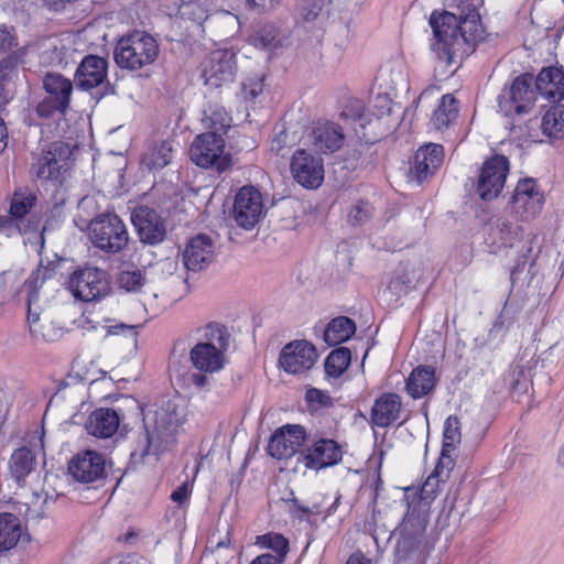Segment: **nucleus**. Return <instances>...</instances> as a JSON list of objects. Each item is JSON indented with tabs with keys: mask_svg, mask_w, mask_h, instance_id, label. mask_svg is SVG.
<instances>
[{
	"mask_svg": "<svg viewBox=\"0 0 564 564\" xmlns=\"http://www.w3.org/2000/svg\"><path fill=\"white\" fill-rule=\"evenodd\" d=\"M286 134L285 132H280L276 134L273 140L271 141V150L280 154L286 144Z\"/></svg>",
	"mask_w": 564,
	"mask_h": 564,
	"instance_id": "69168bd1",
	"label": "nucleus"
},
{
	"mask_svg": "<svg viewBox=\"0 0 564 564\" xmlns=\"http://www.w3.org/2000/svg\"><path fill=\"white\" fill-rule=\"evenodd\" d=\"M355 332V322L346 316H339L328 323L324 332V340L328 346H336L348 340Z\"/></svg>",
	"mask_w": 564,
	"mask_h": 564,
	"instance_id": "e433bc0d",
	"label": "nucleus"
},
{
	"mask_svg": "<svg viewBox=\"0 0 564 564\" xmlns=\"http://www.w3.org/2000/svg\"><path fill=\"white\" fill-rule=\"evenodd\" d=\"M191 494L192 485L188 481H185L172 492L171 499L180 506H183L188 501Z\"/></svg>",
	"mask_w": 564,
	"mask_h": 564,
	"instance_id": "052dcab7",
	"label": "nucleus"
},
{
	"mask_svg": "<svg viewBox=\"0 0 564 564\" xmlns=\"http://www.w3.org/2000/svg\"><path fill=\"white\" fill-rule=\"evenodd\" d=\"M326 6V0H296V18L302 22L317 20Z\"/></svg>",
	"mask_w": 564,
	"mask_h": 564,
	"instance_id": "de8ad7c7",
	"label": "nucleus"
},
{
	"mask_svg": "<svg viewBox=\"0 0 564 564\" xmlns=\"http://www.w3.org/2000/svg\"><path fill=\"white\" fill-rule=\"evenodd\" d=\"M156 40L145 31H132L117 42L113 58L123 69L139 70L155 62L159 56Z\"/></svg>",
	"mask_w": 564,
	"mask_h": 564,
	"instance_id": "39448f33",
	"label": "nucleus"
},
{
	"mask_svg": "<svg viewBox=\"0 0 564 564\" xmlns=\"http://www.w3.org/2000/svg\"><path fill=\"white\" fill-rule=\"evenodd\" d=\"M173 148L171 142L162 141L153 145L142 158V164L149 170H160L170 164Z\"/></svg>",
	"mask_w": 564,
	"mask_h": 564,
	"instance_id": "a19ab883",
	"label": "nucleus"
},
{
	"mask_svg": "<svg viewBox=\"0 0 564 564\" xmlns=\"http://www.w3.org/2000/svg\"><path fill=\"white\" fill-rule=\"evenodd\" d=\"M402 402L397 393L381 394L373 403L370 412V423L377 427H388L393 424L401 413Z\"/></svg>",
	"mask_w": 564,
	"mask_h": 564,
	"instance_id": "c85d7f7f",
	"label": "nucleus"
},
{
	"mask_svg": "<svg viewBox=\"0 0 564 564\" xmlns=\"http://www.w3.org/2000/svg\"><path fill=\"white\" fill-rule=\"evenodd\" d=\"M47 98L57 102V107H69L73 83L58 73H48L43 79Z\"/></svg>",
	"mask_w": 564,
	"mask_h": 564,
	"instance_id": "72a5a7b5",
	"label": "nucleus"
},
{
	"mask_svg": "<svg viewBox=\"0 0 564 564\" xmlns=\"http://www.w3.org/2000/svg\"><path fill=\"white\" fill-rule=\"evenodd\" d=\"M536 95L551 102L564 98V72L557 67L543 68L535 79Z\"/></svg>",
	"mask_w": 564,
	"mask_h": 564,
	"instance_id": "c756f323",
	"label": "nucleus"
},
{
	"mask_svg": "<svg viewBox=\"0 0 564 564\" xmlns=\"http://www.w3.org/2000/svg\"><path fill=\"white\" fill-rule=\"evenodd\" d=\"M250 564H282V562L274 558L273 554L267 553L257 556Z\"/></svg>",
	"mask_w": 564,
	"mask_h": 564,
	"instance_id": "338daca9",
	"label": "nucleus"
},
{
	"mask_svg": "<svg viewBox=\"0 0 564 564\" xmlns=\"http://www.w3.org/2000/svg\"><path fill=\"white\" fill-rule=\"evenodd\" d=\"M536 98V91L532 86V77L521 75L498 95V109L505 117L522 116L534 108Z\"/></svg>",
	"mask_w": 564,
	"mask_h": 564,
	"instance_id": "6e6552de",
	"label": "nucleus"
},
{
	"mask_svg": "<svg viewBox=\"0 0 564 564\" xmlns=\"http://www.w3.org/2000/svg\"><path fill=\"white\" fill-rule=\"evenodd\" d=\"M523 226L509 217H499L494 220L487 232L486 241L491 252H498L502 248H512L523 238Z\"/></svg>",
	"mask_w": 564,
	"mask_h": 564,
	"instance_id": "5701e85b",
	"label": "nucleus"
},
{
	"mask_svg": "<svg viewBox=\"0 0 564 564\" xmlns=\"http://www.w3.org/2000/svg\"><path fill=\"white\" fill-rule=\"evenodd\" d=\"M68 289L76 299L91 302L108 294L109 283L104 270L86 267L70 275Z\"/></svg>",
	"mask_w": 564,
	"mask_h": 564,
	"instance_id": "9d476101",
	"label": "nucleus"
},
{
	"mask_svg": "<svg viewBox=\"0 0 564 564\" xmlns=\"http://www.w3.org/2000/svg\"><path fill=\"white\" fill-rule=\"evenodd\" d=\"M435 371L427 366H419L412 370L406 379L405 389L413 399H421L435 387Z\"/></svg>",
	"mask_w": 564,
	"mask_h": 564,
	"instance_id": "473e14b6",
	"label": "nucleus"
},
{
	"mask_svg": "<svg viewBox=\"0 0 564 564\" xmlns=\"http://www.w3.org/2000/svg\"><path fill=\"white\" fill-rule=\"evenodd\" d=\"M68 148L63 142L51 143L31 166V174L36 178L61 185L68 171Z\"/></svg>",
	"mask_w": 564,
	"mask_h": 564,
	"instance_id": "1a4fd4ad",
	"label": "nucleus"
},
{
	"mask_svg": "<svg viewBox=\"0 0 564 564\" xmlns=\"http://www.w3.org/2000/svg\"><path fill=\"white\" fill-rule=\"evenodd\" d=\"M351 360L350 350L340 347L333 350L325 360V373L329 378H339L348 368Z\"/></svg>",
	"mask_w": 564,
	"mask_h": 564,
	"instance_id": "37998d69",
	"label": "nucleus"
},
{
	"mask_svg": "<svg viewBox=\"0 0 564 564\" xmlns=\"http://www.w3.org/2000/svg\"><path fill=\"white\" fill-rule=\"evenodd\" d=\"M305 440L306 431L302 425H283L271 435L268 453L276 459L290 458L303 446Z\"/></svg>",
	"mask_w": 564,
	"mask_h": 564,
	"instance_id": "aec40b11",
	"label": "nucleus"
},
{
	"mask_svg": "<svg viewBox=\"0 0 564 564\" xmlns=\"http://www.w3.org/2000/svg\"><path fill=\"white\" fill-rule=\"evenodd\" d=\"M458 101L452 94L444 95L432 116V124L436 130L448 129L458 118Z\"/></svg>",
	"mask_w": 564,
	"mask_h": 564,
	"instance_id": "c9c22d12",
	"label": "nucleus"
},
{
	"mask_svg": "<svg viewBox=\"0 0 564 564\" xmlns=\"http://www.w3.org/2000/svg\"><path fill=\"white\" fill-rule=\"evenodd\" d=\"M288 36L274 23H267L253 36V44L258 47L275 51L285 45Z\"/></svg>",
	"mask_w": 564,
	"mask_h": 564,
	"instance_id": "58836bf2",
	"label": "nucleus"
},
{
	"mask_svg": "<svg viewBox=\"0 0 564 564\" xmlns=\"http://www.w3.org/2000/svg\"><path fill=\"white\" fill-rule=\"evenodd\" d=\"M131 221L140 240L148 245H158L166 235V226L161 215L148 206H139L131 213Z\"/></svg>",
	"mask_w": 564,
	"mask_h": 564,
	"instance_id": "412c9836",
	"label": "nucleus"
},
{
	"mask_svg": "<svg viewBox=\"0 0 564 564\" xmlns=\"http://www.w3.org/2000/svg\"><path fill=\"white\" fill-rule=\"evenodd\" d=\"M343 459L339 444L330 438H321L300 452L297 462L306 469L319 471L333 467Z\"/></svg>",
	"mask_w": 564,
	"mask_h": 564,
	"instance_id": "dca6fc26",
	"label": "nucleus"
},
{
	"mask_svg": "<svg viewBox=\"0 0 564 564\" xmlns=\"http://www.w3.org/2000/svg\"><path fill=\"white\" fill-rule=\"evenodd\" d=\"M306 400L310 403H316L322 406H328L332 404V398L326 392L312 388L306 392Z\"/></svg>",
	"mask_w": 564,
	"mask_h": 564,
	"instance_id": "bf43d9fd",
	"label": "nucleus"
},
{
	"mask_svg": "<svg viewBox=\"0 0 564 564\" xmlns=\"http://www.w3.org/2000/svg\"><path fill=\"white\" fill-rule=\"evenodd\" d=\"M200 337L191 349L189 359L198 371L215 373L225 368L226 350L229 345V334L226 328L217 323H209L198 329Z\"/></svg>",
	"mask_w": 564,
	"mask_h": 564,
	"instance_id": "20e7f679",
	"label": "nucleus"
},
{
	"mask_svg": "<svg viewBox=\"0 0 564 564\" xmlns=\"http://www.w3.org/2000/svg\"><path fill=\"white\" fill-rule=\"evenodd\" d=\"M36 455L32 449L22 446L13 451L9 459V471L17 482H22L35 470Z\"/></svg>",
	"mask_w": 564,
	"mask_h": 564,
	"instance_id": "f704fd0d",
	"label": "nucleus"
},
{
	"mask_svg": "<svg viewBox=\"0 0 564 564\" xmlns=\"http://www.w3.org/2000/svg\"><path fill=\"white\" fill-rule=\"evenodd\" d=\"M379 79L386 85L384 93H390L391 96H395L400 88L406 86V78L401 66L381 69Z\"/></svg>",
	"mask_w": 564,
	"mask_h": 564,
	"instance_id": "09e8293b",
	"label": "nucleus"
},
{
	"mask_svg": "<svg viewBox=\"0 0 564 564\" xmlns=\"http://www.w3.org/2000/svg\"><path fill=\"white\" fill-rule=\"evenodd\" d=\"M108 62L97 55H87L83 58L75 73V83L83 90L104 88L102 95L107 94L108 88Z\"/></svg>",
	"mask_w": 564,
	"mask_h": 564,
	"instance_id": "4be33fe9",
	"label": "nucleus"
},
{
	"mask_svg": "<svg viewBox=\"0 0 564 564\" xmlns=\"http://www.w3.org/2000/svg\"><path fill=\"white\" fill-rule=\"evenodd\" d=\"M224 150L225 140L221 135L202 133L194 139L189 149V156L200 167L215 166L218 171H223L229 163Z\"/></svg>",
	"mask_w": 564,
	"mask_h": 564,
	"instance_id": "9b49d317",
	"label": "nucleus"
},
{
	"mask_svg": "<svg viewBox=\"0 0 564 564\" xmlns=\"http://www.w3.org/2000/svg\"><path fill=\"white\" fill-rule=\"evenodd\" d=\"M263 216L261 193L253 186L241 187L235 196L234 218L243 229H252Z\"/></svg>",
	"mask_w": 564,
	"mask_h": 564,
	"instance_id": "a211bd4d",
	"label": "nucleus"
},
{
	"mask_svg": "<svg viewBox=\"0 0 564 564\" xmlns=\"http://www.w3.org/2000/svg\"><path fill=\"white\" fill-rule=\"evenodd\" d=\"M427 506L421 500H413L400 525L399 545L405 550L420 546L429 522Z\"/></svg>",
	"mask_w": 564,
	"mask_h": 564,
	"instance_id": "2eb2a0df",
	"label": "nucleus"
},
{
	"mask_svg": "<svg viewBox=\"0 0 564 564\" xmlns=\"http://www.w3.org/2000/svg\"><path fill=\"white\" fill-rule=\"evenodd\" d=\"M36 204L37 195L29 187L15 188L10 198V214L24 224L32 232H37L41 224L39 215L34 213Z\"/></svg>",
	"mask_w": 564,
	"mask_h": 564,
	"instance_id": "b1692460",
	"label": "nucleus"
},
{
	"mask_svg": "<svg viewBox=\"0 0 564 564\" xmlns=\"http://www.w3.org/2000/svg\"><path fill=\"white\" fill-rule=\"evenodd\" d=\"M68 108L66 107H57V102L50 99L44 98L42 102H40L36 107V113L41 118H51L55 113L64 115Z\"/></svg>",
	"mask_w": 564,
	"mask_h": 564,
	"instance_id": "6e6d98bb",
	"label": "nucleus"
},
{
	"mask_svg": "<svg viewBox=\"0 0 564 564\" xmlns=\"http://www.w3.org/2000/svg\"><path fill=\"white\" fill-rule=\"evenodd\" d=\"M307 138L313 150L321 153H334L345 141L341 127L332 121L317 122Z\"/></svg>",
	"mask_w": 564,
	"mask_h": 564,
	"instance_id": "bb28decb",
	"label": "nucleus"
},
{
	"mask_svg": "<svg viewBox=\"0 0 564 564\" xmlns=\"http://www.w3.org/2000/svg\"><path fill=\"white\" fill-rule=\"evenodd\" d=\"M215 247L209 236L200 234L193 237L183 251V262L188 271L206 269L214 260Z\"/></svg>",
	"mask_w": 564,
	"mask_h": 564,
	"instance_id": "a878e982",
	"label": "nucleus"
},
{
	"mask_svg": "<svg viewBox=\"0 0 564 564\" xmlns=\"http://www.w3.org/2000/svg\"><path fill=\"white\" fill-rule=\"evenodd\" d=\"M237 72L236 55L228 50L212 52L202 64V76L210 87L231 84Z\"/></svg>",
	"mask_w": 564,
	"mask_h": 564,
	"instance_id": "4468645a",
	"label": "nucleus"
},
{
	"mask_svg": "<svg viewBox=\"0 0 564 564\" xmlns=\"http://www.w3.org/2000/svg\"><path fill=\"white\" fill-rule=\"evenodd\" d=\"M346 564H371L370 561L362 553H355L350 555Z\"/></svg>",
	"mask_w": 564,
	"mask_h": 564,
	"instance_id": "774afa93",
	"label": "nucleus"
},
{
	"mask_svg": "<svg viewBox=\"0 0 564 564\" xmlns=\"http://www.w3.org/2000/svg\"><path fill=\"white\" fill-rule=\"evenodd\" d=\"M544 196L534 178L520 180L510 199L512 213L521 221L534 219L543 208Z\"/></svg>",
	"mask_w": 564,
	"mask_h": 564,
	"instance_id": "f8f14e48",
	"label": "nucleus"
},
{
	"mask_svg": "<svg viewBox=\"0 0 564 564\" xmlns=\"http://www.w3.org/2000/svg\"><path fill=\"white\" fill-rule=\"evenodd\" d=\"M119 424L120 419L115 410L100 408L89 415L86 430L96 437L108 438L117 432Z\"/></svg>",
	"mask_w": 564,
	"mask_h": 564,
	"instance_id": "7c9ffc66",
	"label": "nucleus"
},
{
	"mask_svg": "<svg viewBox=\"0 0 564 564\" xmlns=\"http://www.w3.org/2000/svg\"><path fill=\"white\" fill-rule=\"evenodd\" d=\"M443 147L431 143L421 147L414 158V166L411 170V176L419 184L433 175L443 163Z\"/></svg>",
	"mask_w": 564,
	"mask_h": 564,
	"instance_id": "cd10ccee",
	"label": "nucleus"
},
{
	"mask_svg": "<svg viewBox=\"0 0 564 564\" xmlns=\"http://www.w3.org/2000/svg\"><path fill=\"white\" fill-rule=\"evenodd\" d=\"M256 544L272 550L275 554L273 557L282 562L289 553V541L280 533H267L257 536Z\"/></svg>",
	"mask_w": 564,
	"mask_h": 564,
	"instance_id": "a18cd8bd",
	"label": "nucleus"
},
{
	"mask_svg": "<svg viewBox=\"0 0 564 564\" xmlns=\"http://www.w3.org/2000/svg\"><path fill=\"white\" fill-rule=\"evenodd\" d=\"M462 434L457 416H448L444 423L443 444L440 457L454 458L456 446L460 443Z\"/></svg>",
	"mask_w": 564,
	"mask_h": 564,
	"instance_id": "79ce46f5",
	"label": "nucleus"
},
{
	"mask_svg": "<svg viewBox=\"0 0 564 564\" xmlns=\"http://www.w3.org/2000/svg\"><path fill=\"white\" fill-rule=\"evenodd\" d=\"M207 373L199 371L194 372L189 376V383L197 389H204L209 386V379L206 376Z\"/></svg>",
	"mask_w": 564,
	"mask_h": 564,
	"instance_id": "e2e57ef3",
	"label": "nucleus"
},
{
	"mask_svg": "<svg viewBox=\"0 0 564 564\" xmlns=\"http://www.w3.org/2000/svg\"><path fill=\"white\" fill-rule=\"evenodd\" d=\"M261 91H262L261 83L251 84L249 87L243 85V96H245V99H247L249 101L256 100V98L259 96V94Z\"/></svg>",
	"mask_w": 564,
	"mask_h": 564,
	"instance_id": "0e129e2a",
	"label": "nucleus"
},
{
	"mask_svg": "<svg viewBox=\"0 0 564 564\" xmlns=\"http://www.w3.org/2000/svg\"><path fill=\"white\" fill-rule=\"evenodd\" d=\"M455 466L454 458L446 455L440 457L433 473L426 478L421 488V501L433 499L441 490V486L445 485L449 479L451 473Z\"/></svg>",
	"mask_w": 564,
	"mask_h": 564,
	"instance_id": "2f4dec72",
	"label": "nucleus"
},
{
	"mask_svg": "<svg viewBox=\"0 0 564 564\" xmlns=\"http://www.w3.org/2000/svg\"><path fill=\"white\" fill-rule=\"evenodd\" d=\"M106 330V335H119V334H128L132 338L135 337V326L126 325V324H116L111 326H104L102 327Z\"/></svg>",
	"mask_w": 564,
	"mask_h": 564,
	"instance_id": "680f3d73",
	"label": "nucleus"
},
{
	"mask_svg": "<svg viewBox=\"0 0 564 564\" xmlns=\"http://www.w3.org/2000/svg\"><path fill=\"white\" fill-rule=\"evenodd\" d=\"M282 0H247L249 7L259 13H268L274 11Z\"/></svg>",
	"mask_w": 564,
	"mask_h": 564,
	"instance_id": "4d7b16f0",
	"label": "nucleus"
},
{
	"mask_svg": "<svg viewBox=\"0 0 564 564\" xmlns=\"http://www.w3.org/2000/svg\"><path fill=\"white\" fill-rule=\"evenodd\" d=\"M203 123L205 128L210 130L207 133H216V135L223 137L231 126V118L224 107L209 106L204 110Z\"/></svg>",
	"mask_w": 564,
	"mask_h": 564,
	"instance_id": "ea45409f",
	"label": "nucleus"
},
{
	"mask_svg": "<svg viewBox=\"0 0 564 564\" xmlns=\"http://www.w3.org/2000/svg\"><path fill=\"white\" fill-rule=\"evenodd\" d=\"M43 280L37 272H32L25 280L22 292L26 294L28 324L34 338L55 341L63 335V328L54 324L40 304V290Z\"/></svg>",
	"mask_w": 564,
	"mask_h": 564,
	"instance_id": "423d86ee",
	"label": "nucleus"
},
{
	"mask_svg": "<svg viewBox=\"0 0 564 564\" xmlns=\"http://www.w3.org/2000/svg\"><path fill=\"white\" fill-rule=\"evenodd\" d=\"M291 173L301 186L308 189L318 188L325 174L323 160L305 149H299L292 155Z\"/></svg>",
	"mask_w": 564,
	"mask_h": 564,
	"instance_id": "f3484780",
	"label": "nucleus"
},
{
	"mask_svg": "<svg viewBox=\"0 0 564 564\" xmlns=\"http://www.w3.org/2000/svg\"><path fill=\"white\" fill-rule=\"evenodd\" d=\"M26 234H32V231L19 219L14 218L10 212L7 215L0 216V235L10 238Z\"/></svg>",
	"mask_w": 564,
	"mask_h": 564,
	"instance_id": "8fccbe9b",
	"label": "nucleus"
},
{
	"mask_svg": "<svg viewBox=\"0 0 564 564\" xmlns=\"http://www.w3.org/2000/svg\"><path fill=\"white\" fill-rule=\"evenodd\" d=\"M390 93H379L375 96L368 109V113L362 111V105L355 102L341 116L352 121V129L359 139L366 142H375L378 138L388 134L400 120L394 116L395 107H400L392 101Z\"/></svg>",
	"mask_w": 564,
	"mask_h": 564,
	"instance_id": "f03ea898",
	"label": "nucleus"
},
{
	"mask_svg": "<svg viewBox=\"0 0 564 564\" xmlns=\"http://www.w3.org/2000/svg\"><path fill=\"white\" fill-rule=\"evenodd\" d=\"M178 13L182 19L191 20L197 24H200L207 18L206 10L197 1L182 2Z\"/></svg>",
	"mask_w": 564,
	"mask_h": 564,
	"instance_id": "603ef678",
	"label": "nucleus"
},
{
	"mask_svg": "<svg viewBox=\"0 0 564 564\" xmlns=\"http://www.w3.org/2000/svg\"><path fill=\"white\" fill-rule=\"evenodd\" d=\"M469 23L468 20L459 21L449 12L432 14L430 24L435 37L432 50L444 67L457 64V58L465 54L466 46L475 39L467 35L466 26Z\"/></svg>",
	"mask_w": 564,
	"mask_h": 564,
	"instance_id": "7ed1b4c3",
	"label": "nucleus"
},
{
	"mask_svg": "<svg viewBox=\"0 0 564 564\" xmlns=\"http://www.w3.org/2000/svg\"><path fill=\"white\" fill-rule=\"evenodd\" d=\"M542 131L550 138H558L564 131V108L552 107L542 118Z\"/></svg>",
	"mask_w": 564,
	"mask_h": 564,
	"instance_id": "49530a36",
	"label": "nucleus"
},
{
	"mask_svg": "<svg viewBox=\"0 0 564 564\" xmlns=\"http://www.w3.org/2000/svg\"><path fill=\"white\" fill-rule=\"evenodd\" d=\"M372 210L373 208L369 203L359 202L350 208L347 215L348 221L354 226L361 225L371 217Z\"/></svg>",
	"mask_w": 564,
	"mask_h": 564,
	"instance_id": "5fc2aeb1",
	"label": "nucleus"
},
{
	"mask_svg": "<svg viewBox=\"0 0 564 564\" xmlns=\"http://www.w3.org/2000/svg\"><path fill=\"white\" fill-rule=\"evenodd\" d=\"M513 323V316L510 310L503 308L497 319L495 321L492 327L489 330V337L494 339H502L507 334L508 329Z\"/></svg>",
	"mask_w": 564,
	"mask_h": 564,
	"instance_id": "864d4df0",
	"label": "nucleus"
},
{
	"mask_svg": "<svg viewBox=\"0 0 564 564\" xmlns=\"http://www.w3.org/2000/svg\"><path fill=\"white\" fill-rule=\"evenodd\" d=\"M89 238L98 249L117 253L128 245L129 234L118 215L101 214L90 221Z\"/></svg>",
	"mask_w": 564,
	"mask_h": 564,
	"instance_id": "0eeeda50",
	"label": "nucleus"
},
{
	"mask_svg": "<svg viewBox=\"0 0 564 564\" xmlns=\"http://www.w3.org/2000/svg\"><path fill=\"white\" fill-rule=\"evenodd\" d=\"M412 286V279L408 273H402L391 279L386 289V293H389L391 297L399 299L406 295Z\"/></svg>",
	"mask_w": 564,
	"mask_h": 564,
	"instance_id": "3c124183",
	"label": "nucleus"
},
{
	"mask_svg": "<svg viewBox=\"0 0 564 564\" xmlns=\"http://www.w3.org/2000/svg\"><path fill=\"white\" fill-rule=\"evenodd\" d=\"M13 29L0 25V52H8L17 45Z\"/></svg>",
	"mask_w": 564,
	"mask_h": 564,
	"instance_id": "13d9d810",
	"label": "nucleus"
},
{
	"mask_svg": "<svg viewBox=\"0 0 564 564\" xmlns=\"http://www.w3.org/2000/svg\"><path fill=\"white\" fill-rule=\"evenodd\" d=\"M186 415L185 402L180 397L163 401L155 409H148L143 413L144 445L141 449L131 453V463L133 465L141 464L154 442L160 443L155 445L156 448L165 446L166 444L162 443H167L169 438L178 432Z\"/></svg>",
	"mask_w": 564,
	"mask_h": 564,
	"instance_id": "f257e3e1",
	"label": "nucleus"
},
{
	"mask_svg": "<svg viewBox=\"0 0 564 564\" xmlns=\"http://www.w3.org/2000/svg\"><path fill=\"white\" fill-rule=\"evenodd\" d=\"M509 174V161L503 155H494L482 164L476 192L482 200H492L502 192Z\"/></svg>",
	"mask_w": 564,
	"mask_h": 564,
	"instance_id": "ddd939ff",
	"label": "nucleus"
},
{
	"mask_svg": "<svg viewBox=\"0 0 564 564\" xmlns=\"http://www.w3.org/2000/svg\"><path fill=\"white\" fill-rule=\"evenodd\" d=\"M317 358L318 354L313 344L307 340H294L282 348L279 362L288 373L302 375L315 365Z\"/></svg>",
	"mask_w": 564,
	"mask_h": 564,
	"instance_id": "6ab92c4d",
	"label": "nucleus"
},
{
	"mask_svg": "<svg viewBox=\"0 0 564 564\" xmlns=\"http://www.w3.org/2000/svg\"><path fill=\"white\" fill-rule=\"evenodd\" d=\"M22 535V527L18 517L12 513L0 514V551L17 545Z\"/></svg>",
	"mask_w": 564,
	"mask_h": 564,
	"instance_id": "4c0bfd02",
	"label": "nucleus"
},
{
	"mask_svg": "<svg viewBox=\"0 0 564 564\" xmlns=\"http://www.w3.org/2000/svg\"><path fill=\"white\" fill-rule=\"evenodd\" d=\"M68 471L78 482H94L100 479L105 473V458L95 451L78 453L69 462Z\"/></svg>",
	"mask_w": 564,
	"mask_h": 564,
	"instance_id": "393cba45",
	"label": "nucleus"
},
{
	"mask_svg": "<svg viewBox=\"0 0 564 564\" xmlns=\"http://www.w3.org/2000/svg\"><path fill=\"white\" fill-rule=\"evenodd\" d=\"M147 282V276L140 269L122 270L118 275V286L127 293L142 292Z\"/></svg>",
	"mask_w": 564,
	"mask_h": 564,
	"instance_id": "c03bdc74",
	"label": "nucleus"
}]
</instances>
